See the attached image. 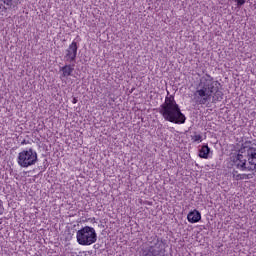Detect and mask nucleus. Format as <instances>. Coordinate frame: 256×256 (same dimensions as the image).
Listing matches in <instances>:
<instances>
[{
  "mask_svg": "<svg viewBox=\"0 0 256 256\" xmlns=\"http://www.w3.org/2000/svg\"><path fill=\"white\" fill-rule=\"evenodd\" d=\"M219 81H215L209 74H205L200 78V82L194 93V97L199 105H207L209 101L217 103V101H223V92L219 90Z\"/></svg>",
  "mask_w": 256,
  "mask_h": 256,
  "instance_id": "1",
  "label": "nucleus"
},
{
  "mask_svg": "<svg viewBox=\"0 0 256 256\" xmlns=\"http://www.w3.org/2000/svg\"><path fill=\"white\" fill-rule=\"evenodd\" d=\"M168 95L165 97L164 103L158 108V113L162 115L164 121L174 123L175 125H183L187 121V117L181 112V107L175 101V96Z\"/></svg>",
  "mask_w": 256,
  "mask_h": 256,
  "instance_id": "2",
  "label": "nucleus"
},
{
  "mask_svg": "<svg viewBox=\"0 0 256 256\" xmlns=\"http://www.w3.org/2000/svg\"><path fill=\"white\" fill-rule=\"evenodd\" d=\"M233 163L239 171H256V148L242 145Z\"/></svg>",
  "mask_w": 256,
  "mask_h": 256,
  "instance_id": "3",
  "label": "nucleus"
},
{
  "mask_svg": "<svg viewBox=\"0 0 256 256\" xmlns=\"http://www.w3.org/2000/svg\"><path fill=\"white\" fill-rule=\"evenodd\" d=\"M76 239L79 245H93V243H97V232L95 231V228L85 226L77 231Z\"/></svg>",
  "mask_w": 256,
  "mask_h": 256,
  "instance_id": "4",
  "label": "nucleus"
},
{
  "mask_svg": "<svg viewBox=\"0 0 256 256\" xmlns=\"http://www.w3.org/2000/svg\"><path fill=\"white\" fill-rule=\"evenodd\" d=\"M37 161H39V157L37 155V151L33 148L22 150L18 153L17 163L24 169L35 165Z\"/></svg>",
  "mask_w": 256,
  "mask_h": 256,
  "instance_id": "5",
  "label": "nucleus"
},
{
  "mask_svg": "<svg viewBox=\"0 0 256 256\" xmlns=\"http://www.w3.org/2000/svg\"><path fill=\"white\" fill-rule=\"evenodd\" d=\"M79 46L76 41H73L65 51L64 59L67 63H75L77 61V51Z\"/></svg>",
  "mask_w": 256,
  "mask_h": 256,
  "instance_id": "6",
  "label": "nucleus"
},
{
  "mask_svg": "<svg viewBox=\"0 0 256 256\" xmlns=\"http://www.w3.org/2000/svg\"><path fill=\"white\" fill-rule=\"evenodd\" d=\"M153 243L154 244L151 245L147 251L143 252L144 256H161L163 242L159 241V238H154Z\"/></svg>",
  "mask_w": 256,
  "mask_h": 256,
  "instance_id": "7",
  "label": "nucleus"
},
{
  "mask_svg": "<svg viewBox=\"0 0 256 256\" xmlns=\"http://www.w3.org/2000/svg\"><path fill=\"white\" fill-rule=\"evenodd\" d=\"M19 5V0H0V11L15 9Z\"/></svg>",
  "mask_w": 256,
  "mask_h": 256,
  "instance_id": "8",
  "label": "nucleus"
},
{
  "mask_svg": "<svg viewBox=\"0 0 256 256\" xmlns=\"http://www.w3.org/2000/svg\"><path fill=\"white\" fill-rule=\"evenodd\" d=\"M189 223H199L201 221V212L197 209L190 211L187 215Z\"/></svg>",
  "mask_w": 256,
  "mask_h": 256,
  "instance_id": "9",
  "label": "nucleus"
},
{
  "mask_svg": "<svg viewBox=\"0 0 256 256\" xmlns=\"http://www.w3.org/2000/svg\"><path fill=\"white\" fill-rule=\"evenodd\" d=\"M60 71H62L61 77H71L73 75V71H75V64L65 65L60 69Z\"/></svg>",
  "mask_w": 256,
  "mask_h": 256,
  "instance_id": "10",
  "label": "nucleus"
},
{
  "mask_svg": "<svg viewBox=\"0 0 256 256\" xmlns=\"http://www.w3.org/2000/svg\"><path fill=\"white\" fill-rule=\"evenodd\" d=\"M211 153V148H209L208 144H203L201 149L199 150L200 159H209V154Z\"/></svg>",
  "mask_w": 256,
  "mask_h": 256,
  "instance_id": "11",
  "label": "nucleus"
},
{
  "mask_svg": "<svg viewBox=\"0 0 256 256\" xmlns=\"http://www.w3.org/2000/svg\"><path fill=\"white\" fill-rule=\"evenodd\" d=\"M191 140L193 143H197L198 141H203V136L201 134H197V132H194V135L191 136Z\"/></svg>",
  "mask_w": 256,
  "mask_h": 256,
  "instance_id": "12",
  "label": "nucleus"
},
{
  "mask_svg": "<svg viewBox=\"0 0 256 256\" xmlns=\"http://www.w3.org/2000/svg\"><path fill=\"white\" fill-rule=\"evenodd\" d=\"M237 181L242 179H253V174H238L236 176Z\"/></svg>",
  "mask_w": 256,
  "mask_h": 256,
  "instance_id": "13",
  "label": "nucleus"
},
{
  "mask_svg": "<svg viewBox=\"0 0 256 256\" xmlns=\"http://www.w3.org/2000/svg\"><path fill=\"white\" fill-rule=\"evenodd\" d=\"M235 3H237L238 7H243V5H245V3H247V0H234Z\"/></svg>",
  "mask_w": 256,
  "mask_h": 256,
  "instance_id": "14",
  "label": "nucleus"
},
{
  "mask_svg": "<svg viewBox=\"0 0 256 256\" xmlns=\"http://www.w3.org/2000/svg\"><path fill=\"white\" fill-rule=\"evenodd\" d=\"M27 143H29V141L23 140V141L21 142V145H27Z\"/></svg>",
  "mask_w": 256,
  "mask_h": 256,
  "instance_id": "15",
  "label": "nucleus"
},
{
  "mask_svg": "<svg viewBox=\"0 0 256 256\" xmlns=\"http://www.w3.org/2000/svg\"><path fill=\"white\" fill-rule=\"evenodd\" d=\"M77 101H79L77 98H73L72 103L75 105V103H77Z\"/></svg>",
  "mask_w": 256,
  "mask_h": 256,
  "instance_id": "16",
  "label": "nucleus"
},
{
  "mask_svg": "<svg viewBox=\"0 0 256 256\" xmlns=\"http://www.w3.org/2000/svg\"><path fill=\"white\" fill-rule=\"evenodd\" d=\"M3 207V201L0 200V209Z\"/></svg>",
  "mask_w": 256,
  "mask_h": 256,
  "instance_id": "17",
  "label": "nucleus"
}]
</instances>
